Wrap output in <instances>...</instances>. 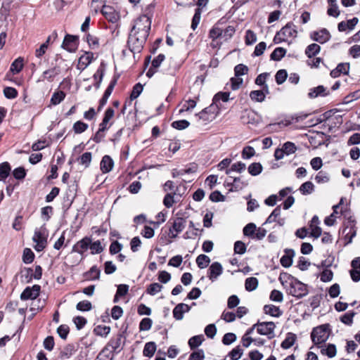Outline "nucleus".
Returning <instances> with one entry per match:
<instances>
[{"label": "nucleus", "instance_id": "1", "mask_svg": "<svg viewBox=\"0 0 360 360\" xmlns=\"http://www.w3.org/2000/svg\"><path fill=\"white\" fill-rule=\"evenodd\" d=\"M150 26L151 20L150 18L143 15L135 20L130 33H134L136 35L147 39L150 30Z\"/></svg>", "mask_w": 360, "mask_h": 360}, {"label": "nucleus", "instance_id": "2", "mask_svg": "<svg viewBox=\"0 0 360 360\" xmlns=\"http://www.w3.org/2000/svg\"><path fill=\"white\" fill-rule=\"evenodd\" d=\"M287 292L298 299L302 298L306 296L308 292L307 285L302 283L297 278H291L288 285H285Z\"/></svg>", "mask_w": 360, "mask_h": 360}, {"label": "nucleus", "instance_id": "3", "mask_svg": "<svg viewBox=\"0 0 360 360\" xmlns=\"http://www.w3.org/2000/svg\"><path fill=\"white\" fill-rule=\"evenodd\" d=\"M330 332L329 324H323L314 328L311 333V341L315 345L326 342Z\"/></svg>", "mask_w": 360, "mask_h": 360}, {"label": "nucleus", "instance_id": "4", "mask_svg": "<svg viewBox=\"0 0 360 360\" xmlns=\"http://www.w3.org/2000/svg\"><path fill=\"white\" fill-rule=\"evenodd\" d=\"M297 34V27L292 22H288L280 31L277 32L274 38L275 44L286 41L288 38H295Z\"/></svg>", "mask_w": 360, "mask_h": 360}, {"label": "nucleus", "instance_id": "5", "mask_svg": "<svg viewBox=\"0 0 360 360\" xmlns=\"http://www.w3.org/2000/svg\"><path fill=\"white\" fill-rule=\"evenodd\" d=\"M220 108L219 104H214L212 103L210 106L204 108L200 112L195 114V116L198 117L200 120L205 122H209L215 119L217 115L219 113Z\"/></svg>", "mask_w": 360, "mask_h": 360}, {"label": "nucleus", "instance_id": "6", "mask_svg": "<svg viewBox=\"0 0 360 360\" xmlns=\"http://www.w3.org/2000/svg\"><path fill=\"white\" fill-rule=\"evenodd\" d=\"M146 39V38L139 37L134 33H129L127 40V46L132 53H139L142 51Z\"/></svg>", "mask_w": 360, "mask_h": 360}, {"label": "nucleus", "instance_id": "7", "mask_svg": "<svg viewBox=\"0 0 360 360\" xmlns=\"http://www.w3.org/2000/svg\"><path fill=\"white\" fill-rule=\"evenodd\" d=\"M257 331L259 334L262 335H267L269 339L274 337L275 324L272 321L269 322H257L255 324Z\"/></svg>", "mask_w": 360, "mask_h": 360}, {"label": "nucleus", "instance_id": "8", "mask_svg": "<svg viewBox=\"0 0 360 360\" xmlns=\"http://www.w3.org/2000/svg\"><path fill=\"white\" fill-rule=\"evenodd\" d=\"M56 62H58V59L56 60ZM61 72L60 67L59 64L56 63L55 65L51 67L50 68L46 70L43 72L42 75L38 79V82H44L46 81L48 82H53L55 78L59 75Z\"/></svg>", "mask_w": 360, "mask_h": 360}, {"label": "nucleus", "instance_id": "9", "mask_svg": "<svg viewBox=\"0 0 360 360\" xmlns=\"http://www.w3.org/2000/svg\"><path fill=\"white\" fill-rule=\"evenodd\" d=\"M32 240L36 243L34 249L37 252H41L46 248L47 236L42 230L36 229Z\"/></svg>", "mask_w": 360, "mask_h": 360}, {"label": "nucleus", "instance_id": "10", "mask_svg": "<svg viewBox=\"0 0 360 360\" xmlns=\"http://www.w3.org/2000/svg\"><path fill=\"white\" fill-rule=\"evenodd\" d=\"M41 287L39 285H34L32 287H27L21 293L20 299L22 300H34L40 292Z\"/></svg>", "mask_w": 360, "mask_h": 360}, {"label": "nucleus", "instance_id": "11", "mask_svg": "<svg viewBox=\"0 0 360 360\" xmlns=\"http://www.w3.org/2000/svg\"><path fill=\"white\" fill-rule=\"evenodd\" d=\"M186 226V219L183 217L176 218L172 226L169 228V233L172 234L171 238H174L177 236V234L181 232Z\"/></svg>", "mask_w": 360, "mask_h": 360}, {"label": "nucleus", "instance_id": "12", "mask_svg": "<svg viewBox=\"0 0 360 360\" xmlns=\"http://www.w3.org/2000/svg\"><path fill=\"white\" fill-rule=\"evenodd\" d=\"M223 273L222 265L218 262H213L207 270V277L212 282L215 281Z\"/></svg>", "mask_w": 360, "mask_h": 360}, {"label": "nucleus", "instance_id": "13", "mask_svg": "<svg viewBox=\"0 0 360 360\" xmlns=\"http://www.w3.org/2000/svg\"><path fill=\"white\" fill-rule=\"evenodd\" d=\"M310 37L312 40L320 44H324L330 39V34L328 30L323 28L319 31H314L311 33Z\"/></svg>", "mask_w": 360, "mask_h": 360}, {"label": "nucleus", "instance_id": "14", "mask_svg": "<svg viewBox=\"0 0 360 360\" xmlns=\"http://www.w3.org/2000/svg\"><path fill=\"white\" fill-rule=\"evenodd\" d=\"M90 244L91 238L86 236L73 245L72 252H77L83 257L84 252L89 249Z\"/></svg>", "mask_w": 360, "mask_h": 360}, {"label": "nucleus", "instance_id": "15", "mask_svg": "<svg viewBox=\"0 0 360 360\" xmlns=\"http://www.w3.org/2000/svg\"><path fill=\"white\" fill-rule=\"evenodd\" d=\"M77 37L67 34L63 40L62 47L70 53L75 52L77 49Z\"/></svg>", "mask_w": 360, "mask_h": 360}, {"label": "nucleus", "instance_id": "16", "mask_svg": "<svg viewBox=\"0 0 360 360\" xmlns=\"http://www.w3.org/2000/svg\"><path fill=\"white\" fill-rule=\"evenodd\" d=\"M191 309V306L184 303H179L173 309V316L176 320L180 321L183 319L184 314L188 312Z\"/></svg>", "mask_w": 360, "mask_h": 360}, {"label": "nucleus", "instance_id": "17", "mask_svg": "<svg viewBox=\"0 0 360 360\" xmlns=\"http://www.w3.org/2000/svg\"><path fill=\"white\" fill-rule=\"evenodd\" d=\"M94 59V53L91 52H85L81 56L78 60L77 69L83 71L92 62Z\"/></svg>", "mask_w": 360, "mask_h": 360}, {"label": "nucleus", "instance_id": "18", "mask_svg": "<svg viewBox=\"0 0 360 360\" xmlns=\"http://www.w3.org/2000/svg\"><path fill=\"white\" fill-rule=\"evenodd\" d=\"M225 183L228 186H231V188L229 189L230 191H237L241 190L243 186L246 185L241 182L240 177L229 176V178L225 181Z\"/></svg>", "mask_w": 360, "mask_h": 360}, {"label": "nucleus", "instance_id": "19", "mask_svg": "<svg viewBox=\"0 0 360 360\" xmlns=\"http://www.w3.org/2000/svg\"><path fill=\"white\" fill-rule=\"evenodd\" d=\"M101 12L108 21L111 22H115L117 21V15L112 6L104 5Z\"/></svg>", "mask_w": 360, "mask_h": 360}, {"label": "nucleus", "instance_id": "20", "mask_svg": "<svg viewBox=\"0 0 360 360\" xmlns=\"http://www.w3.org/2000/svg\"><path fill=\"white\" fill-rule=\"evenodd\" d=\"M319 224V217L314 215L310 221L309 229L311 230V236L316 238H318L322 233L321 229L318 226Z\"/></svg>", "mask_w": 360, "mask_h": 360}, {"label": "nucleus", "instance_id": "21", "mask_svg": "<svg viewBox=\"0 0 360 360\" xmlns=\"http://www.w3.org/2000/svg\"><path fill=\"white\" fill-rule=\"evenodd\" d=\"M114 162L109 155H104L101 161L100 168L103 173L110 172L113 167Z\"/></svg>", "mask_w": 360, "mask_h": 360}, {"label": "nucleus", "instance_id": "22", "mask_svg": "<svg viewBox=\"0 0 360 360\" xmlns=\"http://www.w3.org/2000/svg\"><path fill=\"white\" fill-rule=\"evenodd\" d=\"M295 255V252L292 249H286L285 255L281 258V264L285 268L290 267L292 263V257Z\"/></svg>", "mask_w": 360, "mask_h": 360}, {"label": "nucleus", "instance_id": "23", "mask_svg": "<svg viewBox=\"0 0 360 360\" xmlns=\"http://www.w3.org/2000/svg\"><path fill=\"white\" fill-rule=\"evenodd\" d=\"M33 277V270L31 268L25 267L20 271V280L21 282L29 283H30Z\"/></svg>", "mask_w": 360, "mask_h": 360}, {"label": "nucleus", "instance_id": "24", "mask_svg": "<svg viewBox=\"0 0 360 360\" xmlns=\"http://www.w3.org/2000/svg\"><path fill=\"white\" fill-rule=\"evenodd\" d=\"M326 90V89L323 86L319 85L316 87L311 89L308 94V96L310 98H314L319 96H327L328 94V92L326 93L325 92Z\"/></svg>", "mask_w": 360, "mask_h": 360}, {"label": "nucleus", "instance_id": "25", "mask_svg": "<svg viewBox=\"0 0 360 360\" xmlns=\"http://www.w3.org/2000/svg\"><path fill=\"white\" fill-rule=\"evenodd\" d=\"M264 311L265 314L274 317H279L282 314V311L279 307L273 304L264 305Z\"/></svg>", "mask_w": 360, "mask_h": 360}, {"label": "nucleus", "instance_id": "26", "mask_svg": "<svg viewBox=\"0 0 360 360\" xmlns=\"http://www.w3.org/2000/svg\"><path fill=\"white\" fill-rule=\"evenodd\" d=\"M122 342V335L119 334L115 338H112L108 344V346L111 347L113 352H118L120 351Z\"/></svg>", "mask_w": 360, "mask_h": 360}, {"label": "nucleus", "instance_id": "27", "mask_svg": "<svg viewBox=\"0 0 360 360\" xmlns=\"http://www.w3.org/2000/svg\"><path fill=\"white\" fill-rule=\"evenodd\" d=\"M328 8L327 10V14L330 16L337 18L340 15V11L337 4L336 0H328Z\"/></svg>", "mask_w": 360, "mask_h": 360}, {"label": "nucleus", "instance_id": "28", "mask_svg": "<svg viewBox=\"0 0 360 360\" xmlns=\"http://www.w3.org/2000/svg\"><path fill=\"white\" fill-rule=\"evenodd\" d=\"M296 335L292 333H288L285 340L281 342V347L287 349L290 348L296 340Z\"/></svg>", "mask_w": 360, "mask_h": 360}, {"label": "nucleus", "instance_id": "29", "mask_svg": "<svg viewBox=\"0 0 360 360\" xmlns=\"http://www.w3.org/2000/svg\"><path fill=\"white\" fill-rule=\"evenodd\" d=\"M65 93L63 91H55L51 98V104L53 105H58L65 99Z\"/></svg>", "mask_w": 360, "mask_h": 360}, {"label": "nucleus", "instance_id": "30", "mask_svg": "<svg viewBox=\"0 0 360 360\" xmlns=\"http://www.w3.org/2000/svg\"><path fill=\"white\" fill-rule=\"evenodd\" d=\"M285 49L282 47H277L271 53L270 59L274 61H279L285 56Z\"/></svg>", "mask_w": 360, "mask_h": 360}, {"label": "nucleus", "instance_id": "31", "mask_svg": "<svg viewBox=\"0 0 360 360\" xmlns=\"http://www.w3.org/2000/svg\"><path fill=\"white\" fill-rule=\"evenodd\" d=\"M321 348V352L323 355H326L329 358H333L336 355L337 349L334 344H328L326 348L318 346Z\"/></svg>", "mask_w": 360, "mask_h": 360}, {"label": "nucleus", "instance_id": "32", "mask_svg": "<svg viewBox=\"0 0 360 360\" xmlns=\"http://www.w3.org/2000/svg\"><path fill=\"white\" fill-rule=\"evenodd\" d=\"M23 68V58L21 57L15 59L11 65L10 71L13 74L19 73Z\"/></svg>", "mask_w": 360, "mask_h": 360}, {"label": "nucleus", "instance_id": "33", "mask_svg": "<svg viewBox=\"0 0 360 360\" xmlns=\"http://www.w3.org/2000/svg\"><path fill=\"white\" fill-rule=\"evenodd\" d=\"M11 166L8 162L0 164V181H4L10 174Z\"/></svg>", "mask_w": 360, "mask_h": 360}, {"label": "nucleus", "instance_id": "34", "mask_svg": "<svg viewBox=\"0 0 360 360\" xmlns=\"http://www.w3.org/2000/svg\"><path fill=\"white\" fill-rule=\"evenodd\" d=\"M155 350H156L155 343L154 342H149L146 343L144 348H143V354L145 356L151 357L155 354Z\"/></svg>", "mask_w": 360, "mask_h": 360}, {"label": "nucleus", "instance_id": "35", "mask_svg": "<svg viewBox=\"0 0 360 360\" xmlns=\"http://www.w3.org/2000/svg\"><path fill=\"white\" fill-rule=\"evenodd\" d=\"M258 286V279L255 277H249L245 281V288L247 291L255 290Z\"/></svg>", "mask_w": 360, "mask_h": 360}, {"label": "nucleus", "instance_id": "36", "mask_svg": "<svg viewBox=\"0 0 360 360\" xmlns=\"http://www.w3.org/2000/svg\"><path fill=\"white\" fill-rule=\"evenodd\" d=\"M246 169V165L245 163L242 162H238L236 163H234L231 165L230 169H226V174L229 175L231 172H236L238 173H241L243 171H245Z\"/></svg>", "mask_w": 360, "mask_h": 360}, {"label": "nucleus", "instance_id": "37", "mask_svg": "<svg viewBox=\"0 0 360 360\" xmlns=\"http://www.w3.org/2000/svg\"><path fill=\"white\" fill-rule=\"evenodd\" d=\"M321 47L317 44H311L305 49V54L308 58H312L319 53Z\"/></svg>", "mask_w": 360, "mask_h": 360}, {"label": "nucleus", "instance_id": "38", "mask_svg": "<svg viewBox=\"0 0 360 360\" xmlns=\"http://www.w3.org/2000/svg\"><path fill=\"white\" fill-rule=\"evenodd\" d=\"M203 340H204L203 335H195L189 339L188 343V345H189L191 349H194L197 348L198 347H199L202 344Z\"/></svg>", "mask_w": 360, "mask_h": 360}, {"label": "nucleus", "instance_id": "39", "mask_svg": "<svg viewBox=\"0 0 360 360\" xmlns=\"http://www.w3.org/2000/svg\"><path fill=\"white\" fill-rule=\"evenodd\" d=\"M210 262V259L206 255L201 254L196 258V264L200 269L206 268Z\"/></svg>", "mask_w": 360, "mask_h": 360}, {"label": "nucleus", "instance_id": "40", "mask_svg": "<svg viewBox=\"0 0 360 360\" xmlns=\"http://www.w3.org/2000/svg\"><path fill=\"white\" fill-rule=\"evenodd\" d=\"M243 354V349L238 345L229 352L226 356L229 357L231 360H238Z\"/></svg>", "mask_w": 360, "mask_h": 360}, {"label": "nucleus", "instance_id": "41", "mask_svg": "<svg viewBox=\"0 0 360 360\" xmlns=\"http://www.w3.org/2000/svg\"><path fill=\"white\" fill-rule=\"evenodd\" d=\"M250 97L253 101L262 102L264 101L266 96L264 91L254 90L250 92Z\"/></svg>", "mask_w": 360, "mask_h": 360}, {"label": "nucleus", "instance_id": "42", "mask_svg": "<svg viewBox=\"0 0 360 360\" xmlns=\"http://www.w3.org/2000/svg\"><path fill=\"white\" fill-rule=\"evenodd\" d=\"M263 167L259 162H253L248 168V172L252 176H257L262 172Z\"/></svg>", "mask_w": 360, "mask_h": 360}, {"label": "nucleus", "instance_id": "43", "mask_svg": "<svg viewBox=\"0 0 360 360\" xmlns=\"http://www.w3.org/2000/svg\"><path fill=\"white\" fill-rule=\"evenodd\" d=\"M199 100V95L196 96L193 99L189 98L186 101L188 105L184 104L183 108L179 110L181 113L184 111H190L196 106L197 101Z\"/></svg>", "mask_w": 360, "mask_h": 360}, {"label": "nucleus", "instance_id": "44", "mask_svg": "<svg viewBox=\"0 0 360 360\" xmlns=\"http://www.w3.org/2000/svg\"><path fill=\"white\" fill-rule=\"evenodd\" d=\"M229 92H218L216 94L212 99V103L218 104L220 101L223 102H227L229 100Z\"/></svg>", "mask_w": 360, "mask_h": 360}, {"label": "nucleus", "instance_id": "45", "mask_svg": "<svg viewBox=\"0 0 360 360\" xmlns=\"http://www.w3.org/2000/svg\"><path fill=\"white\" fill-rule=\"evenodd\" d=\"M299 190L303 195L311 194L314 190V186L312 182L306 181L300 186Z\"/></svg>", "mask_w": 360, "mask_h": 360}, {"label": "nucleus", "instance_id": "46", "mask_svg": "<svg viewBox=\"0 0 360 360\" xmlns=\"http://www.w3.org/2000/svg\"><path fill=\"white\" fill-rule=\"evenodd\" d=\"M76 352L73 345H66L60 352V356L65 359H69Z\"/></svg>", "mask_w": 360, "mask_h": 360}, {"label": "nucleus", "instance_id": "47", "mask_svg": "<svg viewBox=\"0 0 360 360\" xmlns=\"http://www.w3.org/2000/svg\"><path fill=\"white\" fill-rule=\"evenodd\" d=\"M222 34H223V30H221L220 27H219L217 25H214L212 27V28L210 30V32H209V37L213 41L219 37H222Z\"/></svg>", "mask_w": 360, "mask_h": 360}, {"label": "nucleus", "instance_id": "48", "mask_svg": "<svg viewBox=\"0 0 360 360\" xmlns=\"http://www.w3.org/2000/svg\"><path fill=\"white\" fill-rule=\"evenodd\" d=\"M86 41L91 49H96L99 47V39L96 36L87 34Z\"/></svg>", "mask_w": 360, "mask_h": 360}, {"label": "nucleus", "instance_id": "49", "mask_svg": "<svg viewBox=\"0 0 360 360\" xmlns=\"http://www.w3.org/2000/svg\"><path fill=\"white\" fill-rule=\"evenodd\" d=\"M282 149L285 153V155H289L296 152L297 146L294 143L287 141L283 145Z\"/></svg>", "mask_w": 360, "mask_h": 360}, {"label": "nucleus", "instance_id": "50", "mask_svg": "<svg viewBox=\"0 0 360 360\" xmlns=\"http://www.w3.org/2000/svg\"><path fill=\"white\" fill-rule=\"evenodd\" d=\"M89 125L82 121L74 123L72 129L75 134H82L88 129Z\"/></svg>", "mask_w": 360, "mask_h": 360}, {"label": "nucleus", "instance_id": "51", "mask_svg": "<svg viewBox=\"0 0 360 360\" xmlns=\"http://www.w3.org/2000/svg\"><path fill=\"white\" fill-rule=\"evenodd\" d=\"M79 159L80 161V164L84 165L85 168H87L89 167L91 164L92 154L90 152H86L83 153Z\"/></svg>", "mask_w": 360, "mask_h": 360}, {"label": "nucleus", "instance_id": "52", "mask_svg": "<svg viewBox=\"0 0 360 360\" xmlns=\"http://www.w3.org/2000/svg\"><path fill=\"white\" fill-rule=\"evenodd\" d=\"M76 309L81 311H89L92 309V304L88 300H83L77 304Z\"/></svg>", "mask_w": 360, "mask_h": 360}, {"label": "nucleus", "instance_id": "53", "mask_svg": "<svg viewBox=\"0 0 360 360\" xmlns=\"http://www.w3.org/2000/svg\"><path fill=\"white\" fill-rule=\"evenodd\" d=\"M162 289V285L158 283H153L148 285L146 290V292L150 295H155Z\"/></svg>", "mask_w": 360, "mask_h": 360}, {"label": "nucleus", "instance_id": "54", "mask_svg": "<svg viewBox=\"0 0 360 360\" xmlns=\"http://www.w3.org/2000/svg\"><path fill=\"white\" fill-rule=\"evenodd\" d=\"M153 321L150 318L143 319L139 323L140 331H147L151 328Z\"/></svg>", "mask_w": 360, "mask_h": 360}, {"label": "nucleus", "instance_id": "55", "mask_svg": "<svg viewBox=\"0 0 360 360\" xmlns=\"http://www.w3.org/2000/svg\"><path fill=\"white\" fill-rule=\"evenodd\" d=\"M34 258V252L29 248H25L23 251L22 260L25 264H30Z\"/></svg>", "mask_w": 360, "mask_h": 360}, {"label": "nucleus", "instance_id": "56", "mask_svg": "<svg viewBox=\"0 0 360 360\" xmlns=\"http://www.w3.org/2000/svg\"><path fill=\"white\" fill-rule=\"evenodd\" d=\"M190 125L188 121L186 120H181L174 121L172 123V127L179 130H183L188 128Z\"/></svg>", "mask_w": 360, "mask_h": 360}, {"label": "nucleus", "instance_id": "57", "mask_svg": "<svg viewBox=\"0 0 360 360\" xmlns=\"http://www.w3.org/2000/svg\"><path fill=\"white\" fill-rule=\"evenodd\" d=\"M4 94L6 98L13 99L18 96V91L13 87L7 86L4 89Z\"/></svg>", "mask_w": 360, "mask_h": 360}, {"label": "nucleus", "instance_id": "58", "mask_svg": "<svg viewBox=\"0 0 360 360\" xmlns=\"http://www.w3.org/2000/svg\"><path fill=\"white\" fill-rule=\"evenodd\" d=\"M333 277V273L328 269H324L320 274V279L322 282H329L332 281Z\"/></svg>", "mask_w": 360, "mask_h": 360}, {"label": "nucleus", "instance_id": "59", "mask_svg": "<svg viewBox=\"0 0 360 360\" xmlns=\"http://www.w3.org/2000/svg\"><path fill=\"white\" fill-rule=\"evenodd\" d=\"M256 231V225L254 223H249L243 228V234L246 236L254 237Z\"/></svg>", "mask_w": 360, "mask_h": 360}, {"label": "nucleus", "instance_id": "60", "mask_svg": "<svg viewBox=\"0 0 360 360\" xmlns=\"http://www.w3.org/2000/svg\"><path fill=\"white\" fill-rule=\"evenodd\" d=\"M94 331L97 335L105 337L109 334L110 328L107 326H98L94 328Z\"/></svg>", "mask_w": 360, "mask_h": 360}, {"label": "nucleus", "instance_id": "61", "mask_svg": "<svg viewBox=\"0 0 360 360\" xmlns=\"http://www.w3.org/2000/svg\"><path fill=\"white\" fill-rule=\"evenodd\" d=\"M248 66L243 64H238L234 68V73L236 77H240L242 75H245L248 72Z\"/></svg>", "mask_w": 360, "mask_h": 360}, {"label": "nucleus", "instance_id": "62", "mask_svg": "<svg viewBox=\"0 0 360 360\" xmlns=\"http://www.w3.org/2000/svg\"><path fill=\"white\" fill-rule=\"evenodd\" d=\"M89 248H90L92 255L101 253L103 250L100 240H96L94 243L91 242Z\"/></svg>", "mask_w": 360, "mask_h": 360}, {"label": "nucleus", "instance_id": "63", "mask_svg": "<svg viewBox=\"0 0 360 360\" xmlns=\"http://www.w3.org/2000/svg\"><path fill=\"white\" fill-rule=\"evenodd\" d=\"M205 352L202 349H198L193 352L188 358V360H205Z\"/></svg>", "mask_w": 360, "mask_h": 360}, {"label": "nucleus", "instance_id": "64", "mask_svg": "<svg viewBox=\"0 0 360 360\" xmlns=\"http://www.w3.org/2000/svg\"><path fill=\"white\" fill-rule=\"evenodd\" d=\"M355 314L354 311L345 313L340 317V321L347 326H351L353 323V318Z\"/></svg>", "mask_w": 360, "mask_h": 360}]
</instances>
